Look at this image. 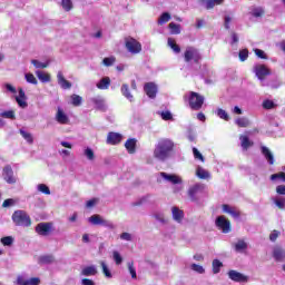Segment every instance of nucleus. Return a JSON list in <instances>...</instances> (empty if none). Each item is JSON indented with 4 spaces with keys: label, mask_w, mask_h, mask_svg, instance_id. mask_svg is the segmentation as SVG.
<instances>
[{
    "label": "nucleus",
    "mask_w": 285,
    "mask_h": 285,
    "mask_svg": "<svg viewBox=\"0 0 285 285\" xmlns=\"http://www.w3.org/2000/svg\"><path fill=\"white\" fill-rule=\"evenodd\" d=\"M174 148L175 142H173V140L168 138H163L158 140L154 149L155 159H157L158 161H166V159L170 157Z\"/></svg>",
    "instance_id": "nucleus-1"
},
{
    "label": "nucleus",
    "mask_w": 285,
    "mask_h": 285,
    "mask_svg": "<svg viewBox=\"0 0 285 285\" xmlns=\"http://www.w3.org/2000/svg\"><path fill=\"white\" fill-rule=\"evenodd\" d=\"M204 96L195 91H189L185 95V100L188 101L191 110H202L204 106Z\"/></svg>",
    "instance_id": "nucleus-2"
},
{
    "label": "nucleus",
    "mask_w": 285,
    "mask_h": 285,
    "mask_svg": "<svg viewBox=\"0 0 285 285\" xmlns=\"http://www.w3.org/2000/svg\"><path fill=\"white\" fill-rule=\"evenodd\" d=\"M12 222L16 226H23L26 228L32 226V219H30V215L26 210H16L12 214Z\"/></svg>",
    "instance_id": "nucleus-3"
},
{
    "label": "nucleus",
    "mask_w": 285,
    "mask_h": 285,
    "mask_svg": "<svg viewBox=\"0 0 285 285\" xmlns=\"http://www.w3.org/2000/svg\"><path fill=\"white\" fill-rule=\"evenodd\" d=\"M184 57L187 63H190V61H193L194 63H199V61L202 60V55L199 53V50L194 47H187Z\"/></svg>",
    "instance_id": "nucleus-4"
},
{
    "label": "nucleus",
    "mask_w": 285,
    "mask_h": 285,
    "mask_svg": "<svg viewBox=\"0 0 285 285\" xmlns=\"http://www.w3.org/2000/svg\"><path fill=\"white\" fill-rule=\"evenodd\" d=\"M125 48L130 55H139V52H141V42L137 41L135 38H127L125 39Z\"/></svg>",
    "instance_id": "nucleus-5"
},
{
    "label": "nucleus",
    "mask_w": 285,
    "mask_h": 285,
    "mask_svg": "<svg viewBox=\"0 0 285 285\" xmlns=\"http://www.w3.org/2000/svg\"><path fill=\"white\" fill-rule=\"evenodd\" d=\"M228 277L232 279V282H236L237 284H248L250 282V276L245 275L240 272H237L235 269H230L227 273Z\"/></svg>",
    "instance_id": "nucleus-6"
},
{
    "label": "nucleus",
    "mask_w": 285,
    "mask_h": 285,
    "mask_svg": "<svg viewBox=\"0 0 285 285\" xmlns=\"http://www.w3.org/2000/svg\"><path fill=\"white\" fill-rule=\"evenodd\" d=\"M199 193H204V184L197 183L191 185L187 190L190 202H199Z\"/></svg>",
    "instance_id": "nucleus-7"
},
{
    "label": "nucleus",
    "mask_w": 285,
    "mask_h": 285,
    "mask_svg": "<svg viewBox=\"0 0 285 285\" xmlns=\"http://www.w3.org/2000/svg\"><path fill=\"white\" fill-rule=\"evenodd\" d=\"M253 72L256 75L257 79L262 82H264L266 77L271 76V69H268L266 65H255Z\"/></svg>",
    "instance_id": "nucleus-8"
},
{
    "label": "nucleus",
    "mask_w": 285,
    "mask_h": 285,
    "mask_svg": "<svg viewBox=\"0 0 285 285\" xmlns=\"http://www.w3.org/2000/svg\"><path fill=\"white\" fill-rule=\"evenodd\" d=\"M215 225L222 233H230V220H228L226 216H218L215 220Z\"/></svg>",
    "instance_id": "nucleus-9"
},
{
    "label": "nucleus",
    "mask_w": 285,
    "mask_h": 285,
    "mask_svg": "<svg viewBox=\"0 0 285 285\" xmlns=\"http://www.w3.org/2000/svg\"><path fill=\"white\" fill-rule=\"evenodd\" d=\"M2 179H4L7 184H14L17 181V177L14 176V171L10 165L3 167Z\"/></svg>",
    "instance_id": "nucleus-10"
},
{
    "label": "nucleus",
    "mask_w": 285,
    "mask_h": 285,
    "mask_svg": "<svg viewBox=\"0 0 285 285\" xmlns=\"http://www.w3.org/2000/svg\"><path fill=\"white\" fill-rule=\"evenodd\" d=\"M36 233L41 237H48L52 233V223H40L36 226Z\"/></svg>",
    "instance_id": "nucleus-11"
},
{
    "label": "nucleus",
    "mask_w": 285,
    "mask_h": 285,
    "mask_svg": "<svg viewBox=\"0 0 285 285\" xmlns=\"http://www.w3.org/2000/svg\"><path fill=\"white\" fill-rule=\"evenodd\" d=\"M16 101L20 108H28V97L22 88H19L18 96H16Z\"/></svg>",
    "instance_id": "nucleus-12"
},
{
    "label": "nucleus",
    "mask_w": 285,
    "mask_h": 285,
    "mask_svg": "<svg viewBox=\"0 0 285 285\" xmlns=\"http://www.w3.org/2000/svg\"><path fill=\"white\" fill-rule=\"evenodd\" d=\"M121 139H124V136L119 132H109L107 136V144L110 146H117V144H121Z\"/></svg>",
    "instance_id": "nucleus-13"
},
{
    "label": "nucleus",
    "mask_w": 285,
    "mask_h": 285,
    "mask_svg": "<svg viewBox=\"0 0 285 285\" xmlns=\"http://www.w3.org/2000/svg\"><path fill=\"white\" fill-rule=\"evenodd\" d=\"M144 90L149 99H155V97H157V86L155 82L145 83Z\"/></svg>",
    "instance_id": "nucleus-14"
},
{
    "label": "nucleus",
    "mask_w": 285,
    "mask_h": 285,
    "mask_svg": "<svg viewBox=\"0 0 285 285\" xmlns=\"http://www.w3.org/2000/svg\"><path fill=\"white\" fill-rule=\"evenodd\" d=\"M160 177L165 179V181H168L169 184H181V177L175 175V174H167V173H160Z\"/></svg>",
    "instance_id": "nucleus-15"
},
{
    "label": "nucleus",
    "mask_w": 285,
    "mask_h": 285,
    "mask_svg": "<svg viewBox=\"0 0 285 285\" xmlns=\"http://www.w3.org/2000/svg\"><path fill=\"white\" fill-rule=\"evenodd\" d=\"M56 121L58 124H61L63 126L70 124V118H68V115L63 112V109L58 107L57 114H56Z\"/></svg>",
    "instance_id": "nucleus-16"
},
{
    "label": "nucleus",
    "mask_w": 285,
    "mask_h": 285,
    "mask_svg": "<svg viewBox=\"0 0 285 285\" xmlns=\"http://www.w3.org/2000/svg\"><path fill=\"white\" fill-rule=\"evenodd\" d=\"M17 284L18 285H39L41 284V279H39V277L24 279L23 276H18Z\"/></svg>",
    "instance_id": "nucleus-17"
},
{
    "label": "nucleus",
    "mask_w": 285,
    "mask_h": 285,
    "mask_svg": "<svg viewBox=\"0 0 285 285\" xmlns=\"http://www.w3.org/2000/svg\"><path fill=\"white\" fill-rule=\"evenodd\" d=\"M57 79H58V83L60 85V88H62V90H70V88H72V83L68 80H66V78L63 77V72L59 71L57 73Z\"/></svg>",
    "instance_id": "nucleus-18"
},
{
    "label": "nucleus",
    "mask_w": 285,
    "mask_h": 285,
    "mask_svg": "<svg viewBox=\"0 0 285 285\" xmlns=\"http://www.w3.org/2000/svg\"><path fill=\"white\" fill-rule=\"evenodd\" d=\"M171 217L174 222L181 224L184 222V210L179 209V207H171Z\"/></svg>",
    "instance_id": "nucleus-19"
},
{
    "label": "nucleus",
    "mask_w": 285,
    "mask_h": 285,
    "mask_svg": "<svg viewBox=\"0 0 285 285\" xmlns=\"http://www.w3.org/2000/svg\"><path fill=\"white\" fill-rule=\"evenodd\" d=\"M125 148L127 150V153H129V155H135L136 150H137V139L135 138H129L126 142H125Z\"/></svg>",
    "instance_id": "nucleus-20"
},
{
    "label": "nucleus",
    "mask_w": 285,
    "mask_h": 285,
    "mask_svg": "<svg viewBox=\"0 0 285 285\" xmlns=\"http://www.w3.org/2000/svg\"><path fill=\"white\" fill-rule=\"evenodd\" d=\"M223 213H227V215H232L234 219H239V210L237 208L232 207L229 205H223Z\"/></svg>",
    "instance_id": "nucleus-21"
},
{
    "label": "nucleus",
    "mask_w": 285,
    "mask_h": 285,
    "mask_svg": "<svg viewBox=\"0 0 285 285\" xmlns=\"http://www.w3.org/2000/svg\"><path fill=\"white\" fill-rule=\"evenodd\" d=\"M120 92L122 96H125L126 99H128V101H135V97L132 96V94H130V87L128 86V83H124L121 86Z\"/></svg>",
    "instance_id": "nucleus-22"
},
{
    "label": "nucleus",
    "mask_w": 285,
    "mask_h": 285,
    "mask_svg": "<svg viewBox=\"0 0 285 285\" xmlns=\"http://www.w3.org/2000/svg\"><path fill=\"white\" fill-rule=\"evenodd\" d=\"M81 275H83L85 277H92V276L97 275V266L90 265V266L82 268Z\"/></svg>",
    "instance_id": "nucleus-23"
},
{
    "label": "nucleus",
    "mask_w": 285,
    "mask_h": 285,
    "mask_svg": "<svg viewBox=\"0 0 285 285\" xmlns=\"http://www.w3.org/2000/svg\"><path fill=\"white\" fill-rule=\"evenodd\" d=\"M262 154L264 155L265 159H267L271 166L275 164V156H273V153H271V149H268L267 147H262Z\"/></svg>",
    "instance_id": "nucleus-24"
},
{
    "label": "nucleus",
    "mask_w": 285,
    "mask_h": 285,
    "mask_svg": "<svg viewBox=\"0 0 285 285\" xmlns=\"http://www.w3.org/2000/svg\"><path fill=\"white\" fill-rule=\"evenodd\" d=\"M273 204L279 208V210H285V197L284 196H275L272 197Z\"/></svg>",
    "instance_id": "nucleus-25"
},
{
    "label": "nucleus",
    "mask_w": 285,
    "mask_h": 285,
    "mask_svg": "<svg viewBox=\"0 0 285 285\" xmlns=\"http://www.w3.org/2000/svg\"><path fill=\"white\" fill-rule=\"evenodd\" d=\"M96 86L99 90H108V88H110V78L109 77L101 78Z\"/></svg>",
    "instance_id": "nucleus-26"
},
{
    "label": "nucleus",
    "mask_w": 285,
    "mask_h": 285,
    "mask_svg": "<svg viewBox=\"0 0 285 285\" xmlns=\"http://www.w3.org/2000/svg\"><path fill=\"white\" fill-rule=\"evenodd\" d=\"M89 224H92V226H101L104 222V217L99 214H95L91 217L88 218Z\"/></svg>",
    "instance_id": "nucleus-27"
},
{
    "label": "nucleus",
    "mask_w": 285,
    "mask_h": 285,
    "mask_svg": "<svg viewBox=\"0 0 285 285\" xmlns=\"http://www.w3.org/2000/svg\"><path fill=\"white\" fill-rule=\"evenodd\" d=\"M98 110H106V100L101 97H96L91 99Z\"/></svg>",
    "instance_id": "nucleus-28"
},
{
    "label": "nucleus",
    "mask_w": 285,
    "mask_h": 285,
    "mask_svg": "<svg viewBox=\"0 0 285 285\" xmlns=\"http://www.w3.org/2000/svg\"><path fill=\"white\" fill-rule=\"evenodd\" d=\"M83 157L88 160V161H95V150H92V148L90 147H85L83 151H82Z\"/></svg>",
    "instance_id": "nucleus-29"
},
{
    "label": "nucleus",
    "mask_w": 285,
    "mask_h": 285,
    "mask_svg": "<svg viewBox=\"0 0 285 285\" xmlns=\"http://www.w3.org/2000/svg\"><path fill=\"white\" fill-rule=\"evenodd\" d=\"M239 140H240V146H242L243 150H248V148H250V146H253V141H250V139H248V136L242 135L239 137Z\"/></svg>",
    "instance_id": "nucleus-30"
},
{
    "label": "nucleus",
    "mask_w": 285,
    "mask_h": 285,
    "mask_svg": "<svg viewBox=\"0 0 285 285\" xmlns=\"http://www.w3.org/2000/svg\"><path fill=\"white\" fill-rule=\"evenodd\" d=\"M196 177H198L199 179H209L210 173H208V170L204 169L203 167H197Z\"/></svg>",
    "instance_id": "nucleus-31"
},
{
    "label": "nucleus",
    "mask_w": 285,
    "mask_h": 285,
    "mask_svg": "<svg viewBox=\"0 0 285 285\" xmlns=\"http://www.w3.org/2000/svg\"><path fill=\"white\" fill-rule=\"evenodd\" d=\"M273 255H274V258L276 259V262H284V259H285V250L279 247H276L274 249Z\"/></svg>",
    "instance_id": "nucleus-32"
},
{
    "label": "nucleus",
    "mask_w": 285,
    "mask_h": 285,
    "mask_svg": "<svg viewBox=\"0 0 285 285\" xmlns=\"http://www.w3.org/2000/svg\"><path fill=\"white\" fill-rule=\"evenodd\" d=\"M39 264H55V256L52 254L42 255L39 257Z\"/></svg>",
    "instance_id": "nucleus-33"
},
{
    "label": "nucleus",
    "mask_w": 285,
    "mask_h": 285,
    "mask_svg": "<svg viewBox=\"0 0 285 285\" xmlns=\"http://www.w3.org/2000/svg\"><path fill=\"white\" fill-rule=\"evenodd\" d=\"M36 76L38 77L39 81H41L42 83H49L50 81V75L45 72V71H36Z\"/></svg>",
    "instance_id": "nucleus-34"
},
{
    "label": "nucleus",
    "mask_w": 285,
    "mask_h": 285,
    "mask_svg": "<svg viewBox=\"0 0 285 285\" xmlns=\"http://www.w3.org/2000/svg\"><path fill=\"white\" fill-rule=\"evenodd\" d=\"M167 45L169 46V48H171V50H173L176 55H179V52H181V48L179 47V45H177V42L175 41V39L168 38Z\"/></svg>",
    "instance_id": "nucleus-35"
},
{
    "label": "nucleus",
    "mask_w": 285,
    "mask_h": 285,
    "mask_svg": "<svg viewBox=\"0 0 285 285\" xmlns=\"http://www.w3.org/2000/svg\"><path fill=\"white\" fill-rule=\"evenodd\" d=\"M234 248H235L236 253H244V250H246V248H248V244L246 242H244L243 239H239L234 245Z\"/></svg>",
    "instance_id": "nucleus-36"
},
{
    "label": "nucleus",
    "mask_w": 285,
    "mask_h": 285,
    "mask_svg": "<svg viewBox=\"0 0 285 285\" xmlns=\"http://www.w3.org/2000/svg\"><path fill=\"white\" fill-rule=\"evenodd\" d=\"M236 126H238L239 128H248L250 126V120H248V118H237L235 120Z\"/></svg>",
    "instance_id": "nucleus-37"
},
{
    "label": "nucleus",
    "mask_w": 285,
    "mask_h": 285,
    "mask_svg": "<svg viewBox=\"0 0 285 285\" xmlns=\"http://www.w3.org/2000/svg\"><path fill=\"white\" fill-rule=\"evenodd\" d=\"M20 135L29 144H35V137H32V134H30L29 131L20 129Z\"/></svg>",
    "instance_id": "nucleus-38"
},
{
    "label": "nucleus",
    "mask_w": 285,
    "mask_h": 285,
    "mask_svg": "<svg viewBox=\"0 0 285 285\" xmlns=\"http://www.w3.org/2000/svg\"><path fill=\"white\" fill-rule=\"evenodd\" d=\"M215 114L217 115V117H219V119H224V121H230V116L228 115V112H226V110L218 108L216 109Z\"/></svg>",
    "instance_id": "nucleus-39"
},
{
    "label": "nucleus",
    "mask_w": 285,
    "mask_h": 285,
    "mask_svg": "<svg viewBox=\"0 0 285 285\" xmlns=\"http://www.w3.org/2000/svg\"><path fill=\"white\" fill-rule=\"evenodd\" d=\"M212 266H213L214 275H217L222 271V267L224 266V263H222L219 259H214L213 263H212Z\"/></svg>",
    "instance_id": "nucleus-40"
},
{
    "label": "nucleus",
    "mask_w": 285,
    "mask_h": 285,
    "mask_svg": "<svg viewBox=\"0 0 285 285\" xmlns=\"http://www.w3.org/2000/svg\"><path fill=\"white\" fill-rule=\"evenodd\" d=\"M265 10L263 7H253L252 10H250V14L252 17H256V18H259L262 17L263 14H265Z\"/></svg>",
    "instance_id": "nucleus-41"
},
{
    "label": "nucleus",
    "mask_w": 285,
    "mask_h": 285,
    "mask_svg": "<svg viewBox=\"0 0 285 285\" xmlns=\"http://www.w3.org/2000/svg\"><path fill=\"white\" fill-rule=\"evenodd\" d=\"M100 266L102 268V273L105 277H107V279H112V273L110 272V268H108V265L106 264V262L101 261Z\"/></svg>",
    "instance_id": "nucleus-42"
},
{
    "label": "nucleus",
    "mask_w": 285,
    "mask_h": 285,
    "mask_svg": "<svg viewBox=\"0 0 285 285\" xmlns=\"http://www.w3.org/2000/svg\"><path fill=\"white\" fill-rule=\"evenodd\" d=\"M222 3H224V0H207L206 9L213 10V8H215V6H222Z\"/></svg>",
    "instance_id": "nucleus-43"
},
{
    "label": "nucleus",
    "mask_w": 285,
    "mask_h": 285,
    "mask_svg": "<svg viewBox=\"0 0 285 285\" xmlns=\"http://www.w3.org/2000/svg\"><path fill=\"white\" fill-rule=\"evenodd\" d=\"M169 29L171 35H180L181 33V26L170 22L169 23Z\"/></svg>",
    "instance_id": "nucleus-44"
},
{
    "label": "nucleus",
    "mask_w": 285,
    "mask_h": 285,
    "mask_svg": "<svg viewBox=\"0 0 285 285\" xmlns=\"http://www.w3.org/2000/svg\"><path fill=\"white\" fill-rule=\"evenodd\" d=\"M37 190L38 193H42V195H50V187L46 184H38Z\"/></svg>",
    "instance_id": "nucleus-45"
},
{
    "label": "nucleus",
    "mask_w": 285,
    "mask_h": 285,
    "mask_svg": "<svg viewBox=\"0 0 285 285\" xmlns=\"http://www.w3.org/2000/svg\"><path fill=\"white\" fill-rule=\"evenodd\" d=\"M31 63H32V66H35V68H38V69L48 68V66H50V61L41 62L36 59L31 60Z\"/></svg>",
    "instance_id": "nucleus-46"
},
{
    "label": "nucleus",
    "mask_w": 285,
    "mask_h": 285,
    "mask_svg": "<svg viewBox=\"0 0 285 285\" xmlns=\"http://www.w3.org/2000/svg\"><path fill=\"white\" fill-rule=\"evenodd\" d=\"M100 226H104L105 228H109V230H115V228H117V225L112 223V220H108L106 218H102V223Z\"/></svg>",
    "instance_id": "nucleus-47"
},
{
    "label": "nucleus",
    "mask_w": 285,
    "mask_h": 285,
    "mask_svg": "<svg viewBox=\"0 0 285 285\" xmlns=\"http://www.w3.org/2000/svg\"><path fill=\"white\" fill-rule=\"evenodd\" d=\"M168 21H170V13L164 12L158 19V24L164 26V23H168Z\"/></svg>",
    "instance_id": "nucleus-48"
},
{
    "label": "nucleus",
    "mask_w": 285,
    "mask_h": 285,
    "mask_svg": "<svg viewBox=\"0 0 285 285\" xmlns=\"http://www.w3.org/2000/svg\"><path fill=\"white\" fill-rule=\"evenodd\" d=\"M0 117H3V119H17L14 110L2 111L0 112Z\"/></svg>",
    "instance_id": "nucleus-49"
},
{
    "label": "nucleus",
    "mask_w": 285,
    "mask_h": 285,
    "mask_svg": "<svg viewBox=\"0 0 285 285\" xmlns=\"http://www.w3.org/2000/svg\"><path fill=\"white\" fill-rule=\"evenodd\" d=\"M127 266H128V271L131 275V278L132 279H137V269H135V263L134 262H129L127 263Z\"/></svg>",
    "instance_id": "nucleus-50"
},
{
    "label": "nucleus",
    "mask_w": 285,
    "mask_h": 285,
    "mask_svg": "<svg viewBox=\"0 0 285 285\" xmlns=\"http://www.w3.org/2000/svg\"><path fill=\"white\" fill-rule=\"evenodd\" d=\"M190 268L191 271H195V273H198V275H204L206 273V269L202 265L191 264Z\"/></svg>",
    "instance_id": "nucleus-51"
},
{
    "label": "nucleus",
    "mask_w": 285,
    "mask_h": 285,
    "mask_svg": "<svg viewBox=\"0 0 285 285\" xmlns=\"http://www.w3.org/2000/svg\"><path fill=\"white\" fill-rule=\"evenodd\" d=\"M61 7L66 12H70L72 10V0H61Z\"/></svg>",
    "instance_id": "nucleus-52"
},
{
    "label": "nucleus",
    "mask_w": 285,
    "mask_h": 285,
    "mask_svg": "<svg viewBox=\"0 0 285 285\" xmlns=\"http://www.w3.org/2000/svg\"><path fill=\"white\" fill-rule=\"evenodd\" d=\"M112 259L117 264V266H119L124 262V257H121V254H119V252L117 250L112 252Z\"/></svg>",
    "instance_id": "nucleus-53"
},
{
    "label": "nucleus",
    "mask_w": 285,
    "mask_h": 285,
    "mask_svg": "<svg viewBox=\"0 0 285 285\" xmlns=\"http://www.w3.org/2000/svg\"><path fill=\"white\" fill-rule=\"evenodd\" d=\"M154 218L156 222H159V224H168V219H166V217L161 213L154 214Z\"/></svg>",
    "instance_id": "nucleus-54"
},
{
    "label": "nucleus",
    "mask_w": 285,
    "mask_h": 285,
    "mask_svg": "<svg viewBox=\"0 0 285 285\" xmlns=\"http://www.w3.org/2000/svg\"><path fill=\"white\" fill-rule=\"evenodd\" d=\"M24 78H26L27 83H32L33 86H37L38 81H37V78L35 77V75L26 73Z\"/></svg>",
    "instance_id": "nucleus-55"
},
{
    "label": "nucleus",
    "mask_w": 285,
    "mask_h": 285,
    "mask_svg": "<svg viewBox=\"0 0 285 285\" xmlns=\"http://www.w3.org/2000/svg\"><path fill=\"white\" fill-rule=\"evenodd\" d=\"M14 238H12L11 236H6L1 238V244H3V246H12Z\"/></svg>",
    "instance_id": "nucleus-56"
},
{
    "label": "nucleus",
    "mask_w": 285,
    "mask_h": 285,
    "mask_svg": "<svg viewBox=\"0 0 285 285\" xmlns=\"http://www.w3.org/2000/svg\"><path fill=\"white\" fill-rule=\"evenodd\" d=\"M72 106H79L83 99L79 95L71 96Z\"/></svg>",
    "instance_id": "nucleus-57"
},
{
    "label": "nucleus",
    "mask_w": 285,
    "mask_h": 285,
    "mask_svg": "<svg viewBox=\"0 0 285 285\" xmlns=\"http://www.w3.org/2000/svg\"><path fill=\"white\" fill-rule=\"evenodd\" d=\"M193 153H194L195 159H199V161H205L204 155H202V153L199 151V149H197V147L193 148Z\"/></svg>",
    "instance_id": "nucleus-58"
},
{
    "label": "nucleus",
    "mask_w": 285,
    "mask_h": 285,
    "mask_svg": "<svg viewBox=\"0 0 285 285\" xmlns=\"http://www.w3.org/2000/svg\"><path fill=\"white\" fill-rule=\"evenodd\" d=\"M238 57L240 61H246V59H248V49L240 50Z\"/></svg>",
    "instance_id": "nucleus-59"
},
{
    "label": "nucleus",
    "mask_w": 285,
    "mask_h": 285,
    "mask_svg": "<svg viewBox=\"0 0 285 285\" xmlns=\"http://www.w3.org/2000/svg\"><path fill=\"white\" fill-rule=\"evenodd\" d=\"M263 108H265L266 110H271L275 108V102H273V100H265L263 102Z\"/></svg>",
    "instance_id": "nucleus-60"
},
{
    "label": "nucleus",
    "mask_w": 285,
    "mask_h": 285,
    "mask_svg": "<svg viewBox=\"0 0 285 285\" xmlns=\"http://www.w3.org/2000/svg\"><path fill=\"white\" fill-rule=\"evenodd\" d=\"M254 52L258 59H268V57H266V52L262 49H255Z\"/></svg>",
    "instance_id": "nucleus-61"
},
{
    "label": "nucleus",
    "mask_w": 285,
    "mask_h": 285,
    "mask_svg": "<svg viewBox=\"0 0 285 285\" xmlns=\"http://www.w3.org/2000/svg\"><path fill=\"white\" fill-rule=\"evenodd\" d=\"M16 200L12 198H8L3 202L2 207L3 208H10V206H14Z\"/></svg>",
    "instance_id": "nucleus-62"
},
{
    "label": "nucleus",
    "mask_w": 285,
    "mask_h": 285,
    "mask_svg": "<svg viewBox=\"0 0 285 285\" xmlns=\"http://www.w3.org/2000/svg\"><path fill=\"white\" fill-rule=\"evenodd\" d=\"M104 66L110 67L115 63V57L105 58L102 60Z\"/></svg>",
    "instance_id": "nucleus-63"
},
{
    "label": "nucleus",
    "mask_w": 285,
    "mask_h": 285,
    "mask_svg": "<svg viewBox=\"0 0 285 285\" xmlns=\"http://www.w3.org/2000/svg\"><path fill=\"white\" fill-rule=\"evenodd\" d=\"M277 195H285V185H278L276 187Z\"/></svg>",
    "instance_id": "nucleus-64"
}]
</instances>
